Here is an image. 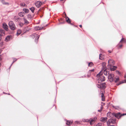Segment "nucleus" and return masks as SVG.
Wrapping results in <instances>:
<instances>
[{
	"mask_svg": "<svg viewBox=\"0 0 126 126\" xmlns=\"http://www.w3.org/2000/svg\"><path fill=\"white\" fill-rule=\"evenodd\" d=\"M96 76L98 78V80L99 83H100L101 82L104 81L105 80V77L102 75V72H101L97 74Z\"/></svg>",
	"mask_w": 126,
	"mask_h": 126,
	"instance_id": "obj_1",
	"label": "nucleus"
},
{
	"mask_svg": "<svg viewBox=\"0 0 126 126\" xmlns=\"http://www.w3.org/2000/svg\"><path fill=\"white\" fill-rule=\"evenodd\" d=\"M8 24L9 28L11 30H14L16 29V27L15 25L12 21H10Z\"/></svg>",
	"mask_w": 126,
	"mask_h": 126,
	"instance_id": "obj_2",
	"label": "nucleus"
},
{
	"mask_svg": "<svg viewBox=\"0 0 126 126\" xmlns=\"http://www.w3.org/2000/svg\"><path fill=\"white\" fill-rule=\"evenodd\" d=\"M116 120L115 119H109L107 122V124L108 126H109L110 124H113L116 123Z\"/></svg>",
	"mask_w": 126,
	"mask_h": 126,
	"instance_id": "obj_3",
	"label": "nucleus"
},
{
	"mask_svg": "<svg viewBox=\"0 0 126 126\" xmlns=\"http://www.w3.org/2000/svg\"><path fill=\"white\" fill-rule=\"evenodd\" d=\"M98 88L100 89H104L106 87L105 83H103L102 84H97L96 85Z\"/></svg>",
	"mask_w": 126,
	"mask_h": 126,
	"instance_id": "obj_4",
	"label": "nucleus"
},
{
	"mask_svg": "<svg viewBox=\"0 0 126 126\" xmlns=\"http://www.w3.org/2000/svg\"><path fill=\"white\" fill-rule=\"evenodd\" d=\"M114 75L112 74H110L109 75L108 77V79L110 82H112L114 81Z\"/></svg>",
	"mask_w": 126,
	"mask_h": 126,
	"instance_id": "obj_5",
	"label": "nucleus"
},
{
	"mask_svg": "<svg viewBox=\"0 0 126 126\" xmlns=\"http://www.w3.org/2000/svg\"><path fill=\"white\" fill-rule=\"evenodd\" d=\"M113 115L115 117H117L118 118H119L121 116L126 115V114H123L122 115H121L120 113L115 114V113H113Z\"/></svg>",
	"mask_w": 126,
	"mask_h": 126,
	"instance_id": "obj_6",
	"label": "nucleus"
},
{
	"mask_svg": "<svg viewBox=\"0 0 126 126\" xmlns=\"http://www.w3.org/2000/svg\"><path fill=\"white\" fill-rule=\"evenodd\" d=\"M35 4L37 8H39L42 4V3L40 1H36L35 2Z\"/></svg>",
	"mask_w": 126,
	"mask_h": 126,
	"instance_id": "obj_7",
	"label": "nucleus"
},
{
	"mask_svg": "<svg viewBox=\"0 0 126 126\" xmlns=\"http://www.w3.org/2000/svg\"><path fill=\"white\" fill-rule=\"evenodd\" d=\"M96 119L97 118L96 117H94L93 118H90V119H89V122H90L91 125L93 124L96 121Z\"/></svg>",
	"mask_w": 126,
	"mask_h": 126,
	"instance_id": "obj_8",
	"label": "nucleus"
},
{
	"mask_svg": "<svg viewBox=\"0 0 126 126\" xmlns=\"http://www.w3.org/2000/svg\"><path fill=\"white\" fill-rule=\"evenodd\" d=\"M108 63L110 66H111L114 64L115 62L113 60L110 59L108 61Z\"/></svg>",
	"mask_w": 126,
	"mask_h": 126,
	"instance_id": "obj_9",
	"label": "nucleus"
},
{
	"mask_svg": "<svg viewBox=\"0 0 126 126\" xmlns=\"http://www.w3.org/2000/svg\"><path fill=\"white\" fill-rule=\"evenodd\" d=\"M103 71H104V74L105 75L107 76L108 75H109V72L107 71V69H106L103 70H101V72H101Z\"/></svg>",
	"mask_w": 126,
	"mask_h": 126,
	"instance_id": "obj_10",
	"label": "nucleus"
},
{
	"mask_svg": "<svg viewBox=\"0 0 126 126\" xmlns=\"http://www.w3.org/2000/svg\"><path fill=\"white\" fill-rule=\"evenodd\" d=\"M107 117H101L100 118V121L103 123L105 122L107 120Z\"/></svg>",
	"mask_w": 126,
	"mask_h": 126,
	"instance_id": "obj_11",
	"label": "nucleus"
},
{
	"mask_svg": "<svg viewBox=\"0 0 126 126\" xmlns=\"http://www.w3.org/2000/svg\"><path fill=\"white\" fill-rule=\"evenodd\" d=\"M5 31L3 30L0 29V36H4L5 35Z\"/></svg>",
	"mask_w": 126,
	"mask_h": 126,
	"instance_id": "obj_12",
	"label": "nucleus"
},
{
	"mask_svg": "<svg viewBox=\"0 0 126 126\" xmlns=\"http://www.w3.org/2000/svg\"><path fill=\"white\" fill-rule=\"evenodd\" d=\"M3 28L5 29L7 31L8 30V26L7 24L4 23L2 24Z\"/></svg>",
	"mask_w": 126,
	"mask_h": 126,
	"instance_id": "obj_13",
	"label": "nucleus"
},
{
	"mask_svg": "<svg viewBox=\"0 0 126 126\" xmlns=\"http://www.w3.org/2000/svg\"><path fill=\"white\" fill-rule=\"evenodd\" d=\"M32 36H33L32 37L33 38H34L35 37H36V38L35 39H37V40L38 39L39 37V35H37L36 33L33 34H32Z\"/></svg>",
	"mask_w": 126,
	"mask_h": 126,
	"instance_id": "obj_14",
	"label": "nucleus"
},
{
	"mask_svg": "<svg viewBox=\"0 0 126 126\" xmlns=\"http://www.w3.org/2000/svg\"><path fill=\"white\" fill-rule=\"evenodd\" d=\"M102 69L101 70H103L106 69V63L105 62L103 63L102 64Z\"/></svg>",
	"mask_w": 126,
	"mask_h": 126,
	"instance_id": "obj_15",
	"label": "nucleus"
},
{
	"mask_svg": "<svg viewBox=\"0 0 126 126\" xmlns=\"http://www.w3.org/2000/svg\"><path fill=\"white\" fill-rule=\"evenodd\" d=\"M43 28V27H40L39 26H36L34 27V30L36 31H38L42 29Z\"/></svg>",
	"mask_w": 126,
	"mask_h": 126,
	"instance_id": "obj_16",
	"label": "nucleus"
},
{
	"mask_svg": "<svg viewBox=\"0 0 126 126\" xmlns=\"http://www.w3.org/2000/svg\"><path fill=\"white\" fill-rule=\"evenodd\" d=\"M1 1L2 3L4 5L7 6L9 5V3L7 2H5L4 0H1Z\"/></svg>",
	"mask_w": 126,
	"mask_h": 126,
	"instance_id": "obj_17",
	"label": "nucleus"
},
{
	"mask_svg": "<svg viewBox=\"0 0 126 126\" xmlns=\"http://www.w3.org/2000/svg\"><path fill=\"white\" fill-rule=\"evenodd\" d=\"M107 116L109 117H112L113 116V114L112 113L108 112L107 114Z\"/></svg>",
	"mask_w": 126,
	"mask_h": 126,
	"instance_id": "obj_18",
	"label": "nucleus"
},
{
	"mask_svg": "<svg viewBox=\"0 0 126 126\" xmlns=\"http://www.w3.org/2000/svg\"><path fill=\"white\" fill-rule=\"evenodd\" d=\"M11 37L12 36H8L5 38V41L7 42L9 41L11 38Z\"/></svg>",
	"mask_w": 126,
	"mask_h": 126,
	"instance_id": "obj_19",
	"label": "nucleus"
},
{
	"mask_svg": "<svg viewBox=\"0 0 126 126\" xmlns=\"http://www.w3.org/2000/svg\"><path fill=\"white\" fill-rule=\"evenodd\" d=\"M18 15L20 17H23L25 15V13L23 12H20L18 13Z\"/></svg>",
	"mask_w": 126,
	"mask_h": 126,
	"instance_id": "obj_20",
	"label": "nucleus"
},
{
	"mask_svg": "<svg viewBox=\"0 0 126 126\" xmlns=\"http://www.w3.org/2000/svg\"><path fill=\"white\" fill-rule=\"evenodd\" d=\"M23 20L25 24H27L29 23V22L27 21L26 19L24 17L23 18Z\"/></svg>",
	"mask_w": 126,
	"mask_h": 126,
	"instance_id": "obj_21",
	"label": "nucleus"
},
{
	"mask_svg": "<svg viewBox=\"0 0 126 126\" xmlns=\"http://www.w3.org/2000/svg\"><path fill=\"white\" fill-rule=\"evenodd\" d=\"M110 69L111 71H114L116 68L117 67L115 66H110Z\"/></svg>",
	"mask_w": 126,
	"mask_h": 126,
	"instance_id": "obj_22",
	"label": "nucleus"
},
{
	"mask_svg": "<svg viewBox=\"0 0 126 126\" xmlns=\"http://www.w3.org/2000/svg\"><path fill=\"white\" fill-rule=\"evenodd\" d=\"M23 11L26 13H27L29 12V10L26 8H24L23 9Z\"/></svg>",
	"mask_w": 126,
	"mask_h": 126,
	"instance_id": "obj_23",
	"label": "nucleus"
},
{
	"mask_svg": "<svg viewBox=\"0 0 126 126\" xmlns=\"http://www.w3.org/2000/svg\"><path fill=\"white\" fill-rule=\"evenodd\" d=\"M21 31L19 29L18 30L17 32V35L18 36L19 35H20L21 33Z\"/></svg>",
	"mask_w": 126,
	"mask_h": 126,
	"instance_id": "obj_24",
	"label": "nucleus"
},
{
	"mask_svg": "<svg viewBox=\"0 0 126 126\" xmlns=\"http://www.w3.org/2000/svg\"><path fill=\"white\" fill-rule=\"evenodd\" d=\"M94 69H92V70H90L89 71V72H88V75H87L88 77H89V75H90L91 74V72H93L94 71Z\"/></svg>",
	"mask_w": 126,
	"mask_h": 126,
	"instance_id": "obj_25",
	"label": "nucleus"
},
{
	"mask_svg": "<svg viewBox=\"0 0 126 126\" xmlns=\"http://www.w3.org/2000/svg\"><path fill=\"white\" fill-rule=\"evenodd\" d=\"M72 122L71 121H67L66 122V124L68 126H70L71 125V124H72Z\"/></svg>",
	"mask_w": 126,
	"mask_h": 126,
	"instance_id": "obj_26",
	"label": "nucleus"
},
{
	"mask_svg": "<svg viewBox=\"0 0 126 126\" xmlns=\"http://www.w3.org/2000/svg\"><path fill=\"white\" fill-rule=\"evenodd\" d=\"M66 21L69 23H70L71 22L69 18L68 17L66 18Z\"/></svg>",
	"mask_w": 126,
	"mask_h": 126,
	"instance_id": "obj_27",
	"label": "nucleus"
},
{
	"mask_svg": "<svg viewBox=\"0 0 126 126\" xmlns=\"http://www.w3.org/2000/svg\"><path fill=\"white\" fill-rule=\"evenodd\" d=\"M30 9L32 13L34 12V11L35 9L34 7H32L30 8Z\"/></svg>",
	"mask_w": 126,
	"mask_h": 126,
	"instance_id": "obj_28",
	"label": "nucleus"
},
{
	"mask_svg": "<svg viewBox=\"0 0 126 126\" xmlns=\"http://www.w3.org/2000/svg\"><path fill=\"white\" fill-rule=\"evenodd\" d=\"M102 100V101H105V97L104 96V94L103 93L101 94Z\"/></svg>",
	"mask_w": 126,
	"mask_h": 126,
	"instance_id": "obj_29",
	"label": "nucleus"
},
{
	"mask_svg": "<svg viewBox=\"0 0 126 126\" xmlns=\"http://www.w3.org/2000/svg\"><path fill=\"white\" fill-rule=\"evenodd\" d=\"M13 19L14 20H15L16 21H18V18L17 16H15L14 17Z\"/></svg>",
	"mask_w": 126,
	"mask_h": 126,
	"instance_id": "obj_30",
	"label": "nucleus"
},
{
	"mask_svg": "<svg viewBox=\"0 0 126 126\" xmlns=\"http://www.w3.org/2000/svg\"><path fill=\"white\" fill-rule=\"evenodd\" d=\"M123 41H124V42L126 43V40L123 38H122L121 40L120 41V43L121 42H122Z\"/></svg>",
	"mask_w": 126,
	"mask_h": 126,
	"instance_id": "obj_31",
	"label": "nucleus"
},
{
	"mask_svg": "<svg viewBox=\"0 0 126 126\" xmlns=\"http://www.w3.org/2000/svg\"><path fill=\"white\" fill-rule=\"evenodd\" d=\"M93 65V64L92 62H90L88 64V66L91 67Z\"/></svg>",
	"mask_w": 126,
	"mask_h": 126,
	"instance_id": "obj_32",
	"label": "nucleus"
},
{
	"mask_svg": "<svg viewBox=\"0 0 126 126\" xmlns=\"http://www.w3.org/2000/svg\"><path fill=\"white\" fill-rule=\"evenodd\" d=\"M119 80V78H116L115 79L114 81L116 83Z\"/></svg>",
	"mask_w": 126,
	"mask_h": 126,
	"instance_id": "obj_33",
	"label": "nucleus"
},
{
	"mask_svg": "<svg viewBox=\"0 0 126 126\" xmlns=\"http://www.w3.org/2000/svg\"><path fill=\"white\" fill-rule=\"evenodd\" d=\"M82 121L84 122H88L89 121V120L87 119H84L82 120Z\"/></svg>",
	"mask_w": 126,
	"mask_h": 126,
	"instance_id": "obj_34",
	"label": "nucleus"
},
{
	"mask_svg": "<svg viewBox=\"0 0 126 126\" xmlns=\"http://www.w3.org/2000/svg\"><path fill=\"white\" fill-rule=\"evenodd\" d=\"M102 54H99V58L100 59V60H102L103 59V58L102 57Z\"/></svg>",
	"mask_w": 126,
	"mask_h": 126,
	"instance_id": "obj_35",
	"label": "nucleus"
},
{
	"mask_svg": "<svg viewBox=\"0 0 126 126\" xmlns=\"http://www.w3.org/2000/svg\"><path fill=\"white\" fill-rule=\"evenodd\" d=\"M27 17L28 19H31L32 18V16L31 15L29 14L27 15Z\"/></svg>",
	"mask_w": 126,
	"mask_h": 126,
	"instance_id": "obj_36",
	"label": "nucleus"
},
{
	"mask_svg": "<svg viewBox=\"0 0 126 126\" xmlns=\"http://www.w3.org/2000/svg\"><path fill=\"white\" fill-rule=\"evenodd\" d=\"M17 60V59H14V61L12 63V64H11L10 67V68L11 67V66L14 63L15 61H16Z\"/></svg>",
	"mask_w": 126,
	"mask_h": 126,
	"instance_id": "obj_37",
	"label": "nucleus"
},
{
	"mask_svg": "<svg viewBox=\"0 0 126 126\" xmlns=\"http://www.w3.org/2000/svg\"><path fill=\"white\" fill-rule=\"evenodd\" d=\"M20 5L21 6L24 7L25 5V4L24 3H20Z\"/></svg>",
	"mask_w": 126,
	"mask_h": 126,
	"instance_id": "obj_38",
	"label": "nucleus"
},
{
	"mask_svg": "<svg viewBox=\"0 0 126 126\" xmlns=\"http://www.w3.org/2000/svg\"><path fill=\"white\" fill-rule=\"evenodd\" d=\"M113 108H114L115 109H117L119 108V107L118 106H113Z\"/></svg>",
	"mask_w": 126,
	"mask_h": 126,
	"instance_id": "obj_39",
	"label": "nucleus"
},
{
	"mask_svg": "<svg viewBox=\"0 0 126 126\" xmlns=\"http://www.w3.org/2000/svg\"><path fill=\"white\" fill-rule=\"evenodd\" d=\"M96 126H102V124L101 123H98L96 125Z\"/></svg>",
	"mask_w": 126,
	"mask_h": 126,
	"instance_id": "obj_40",
	"label": "nucleus"
},
{
	"mask_svg": "<svg viewBox=\"0 0 126 126\" xmlns=\"http://www.w3.org/2000/svg\"><path fill=\"white\" fill-rule=\"evenodd\" d=\"M28 28V27H26L25 28V29H26V32L27 31H28L29 30H30V29H28V30H27V28Z\"/></svg>",
	"mask_w": 126,
	"mask_h": 126,
	"instance_id": "obj_41",
	"label": "nucleus"
},
{
	"mask_svg": "<svg viewBox=\"0 0 126 126\" xmlns=\"http://www.w3.org/2000/svg\"><path fill=\"white\" fill-rule=\"evenodd\" d=\"M102 109H103L102 106V105H101V107L100 110H102Z\"/></svg>",
	"mask_w": 126,
	"mask_h": 126,
	"instance_id": "obj_42",
	"label": "nucleus"
},
{
	"mask_svg": "<svg viewBox=\"0 0 126 126\" xmlns=\"http://www.w3.org/2000/svg\"><path fill=\"white\" fill-rule=\"evenodd\" d=\"M76 123H77V124H78L79 123V122L76 121Z\"/></svg>",
	"mask_w": 126,
	"mask_h": 126,
	"instance_id": "obj_43",
	"label": "nucleus"
},
{
	"mask_svg": "<svg viewBox=\"0 0 126 126\" xmlns=\"http://www.w3.org/2000/svg\"><path fill=\"white\" fill-rule=\"evenodd\" d=\"M102 110H98V112H101Z\"/></svg>",
	"mask_w": 126,
	"mask_h": 126,
	"instance_id": "obj_44",
	"label": "nucleus"
},
{
	"mask_svg": "<svg viewBox=\"0 0 126 126\" xmlns=\"http://www.w3.org/2000/svg\"><path fill=\"white\" fill-rule=\"evenodd\" d=\"M122 46V45H120L119 47L120 48H121Z\"/></svg>",
	"mask_w": 126,
	"mask_h": 126,
	"instance_id": "obj_45",
	"label": "nucleus"
},
{
	"mask_svg": "<svg viewBox=\"0 0 126 126\" xmlns=\"http://www.w3.org/2000/svg\"><path fill=\"white\" fill-rule=\"evenodd\" d=\"M79 27H81V28L82 27V25H79Z\"/></svg>",
	"mask_w": 126,
	"mask_h": 126,
	"instance_id": "obj_46",
	"label": "nucleus"
},
{
	"mask_svg": "<svg viewBox=\"0 0 126 126\" xmlns=\"http://www.w3.org/2000/svg\"><path fill=\"white\" fill-rule=\"evenodd\" d=\"M35 43H37V42L36 41V40H35Z\"/></svg>",
	"mask_w": 126,
	"mask_h": 126,
	"instance_id": "obj_47",
	"label": "nucleus"
},
{
	"mask_svg": "<svg viewBox=\"0 0 126 126\" xmlns=\"http://www.w3.org/2000/svg\"><path fill=\"white\" fill-rule=\"evenodd\" d=\"M109 52L110 53H111V52L110 51H109Z\"/></svg>",
	"mask_w": 126,
	"mask_h": 126,
	"instance_id": "obj_48",
	"label": "nucleus"
},
{
	"mask_svg": "<svg viewBox=\"0 0 126 126\" xmlns=\"http://www.w3.org/2000/svg\"><path fill=\"white\" fill-rule=\"evenodd\" d=\"M109 126H114L113 125H110V126L109 125Z\"/></svg>",
	"mask_w": 126,
	"mask_h": 126,
	"instance_id": "obj_49",
	"label": "nucleus"
},
{
	"mask_svg": "<svg viewBox=\"0 0 126 126\" xmlns=\"http://www.w3.org/2000/svg\"><path fill=\"white\" fill-rule=\"evenodd\" d=\"M8 95H10V93H8Z\"/></svg>",
	"mask_w": 126,
	"mask_h": 126,
	"instance_id": "obj_50",
	"label": "nucleus"
},
{
	"mask_svg": "<svg viewBox=\"0 0 126 126\" xmlns=\"http://www.w3.org/2000/svg\"><path fill=\"white\" fill-rule=\"evenodd\" d=\"M126 77V76H125V77H124V78H125Z\"/></svg>",
	"mask_w": 126,
	"mask_h": 126,
	"instance_id": "obj_51",
	"label": "nucleus"
},
{
	"mask_svg": "<svg viewBox=\"0 0 126 126\" xmlns=\"http://www.w3.org/2000/svg\"><path fill=\"white\" fill-rule=\"evenodd\" d=\"M65 13V15H66V14H65V13Z\"/></svg>",
	"mask_w": 126,
	"mask_h": 126,
	"instance_id": "obj_52",
	"label": "nucleus"
},
{
	"mask_svg": "<svg viewBox=\"0 0 126 126\" xmlns=\"http://www.w3.org/2000/svg\"><path fill=\"white\" fill-rule=\"evenodd\" d=\"M0 40H1L0 37Z\"/></svg>",
	"mask_w": 126,
	"mask_h": 126,
	"instance_id": "obj_53",
	"label": "nucleus"
},
{
	"mask_svg": "<svg viewBox=\"0 0 126 126\" xmlns=\"http://www.w3.org/2000/svg\"><path fill=\"white\" fill-rule=\"evenodd\" d=\"M40 10H39V12Z\"/></svg>",
	"mask_w": 126,
	"mask_h": 126,
	"instance_id": "obj_54",
	"label": "nucleus"
}]
</instances>
